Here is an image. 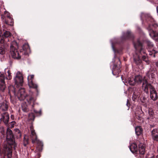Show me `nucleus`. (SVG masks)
Segmentation results:
<instances>
[{
  "label": "nucleus",
  "instance_id": "nucleus-6",
  "mask_svg": "<svg viewBox=\"0 0 158 158\" xmlns=\"http://www.w3.org/2000/svg\"><path fill=\"white\" fill-rule=\"evenodd\" d=\"M9 119V115L8 113L5 112L0 114V121L1 122H2L6 125L7 126Z\"/></svg>",
  "mask_w": 158,
  "mask_h": 158
},
{
  "label": "nucleus",
  "instance_id": "nucleus-16",
  "mask_svg": "<svg viewBox=\"0 0 158 158\" xmlns=\"http://www.w3.org/2000/svg\"><path fill=\"white\" fill-rule=\"evenodd\" d=\"M150 48V50L149 51V54L150 55H153L154 57L155 56V54L157 52L155 50L152 48L153 47V45L151 44V43L149 42V44H148Z\"/></svg>",
  "mask_w": 158,
  "mask_h": 158
},
{
  "label": "nucleus",
  "instance_id": "nucleus-4",
  "mask_svg": "<svg viewBox=\"0 0 158 158\" xmlns=\"http://www.w3.org/2000/svg\"><path fill=\"white\" fill-rule=\"evenodd\" d=\"M15 84L16 86H22L23 83V78L22 74L19 72H18L15 78H14Z\"/></svg>",
  "mask_w": 158,
  "mask_h": 158
},
{
  "label": "nucleus",
  "instance_id": "nucleus-25",
  "mask_svg": "<svg viewBox=\"0 0 158 158\" xmlns=\"http://www.w3.org/2000/svg\"><path fill=\"white\" fill-rule=\"evenodd\" d=\"M23 50L27 52V53L30 52V50L29 48V46L28 44H24L23 46Z\"/></svg>",
  "mask_w": 158,
  "mask_h": 158
},
{
  "label": "nucleus",
  "instance_id": "nucleus-12",
  "mask_svg": "<svg viewBox=\"0 0 158 158\" xmlns=\"http://www.w3.org/2000/svg\"><path fill=\"white\" fill-rule=\"evenodd\" d=\"M134 47L136 50H139L141 52L142 51V44L139 40H138L136 43L134 44Z\"/></svg>",
  "mask_w": 158,
  "mask_h": 158
},
{
  "label": "nucleus",
  "instance_id": "nucleus-28",
  "mask_svg": "<svg viewBox=\"0 0 158 158\" xmlns=\"http://www.w3.org/2000/svg\"><path fill=\"white\" fill-rule=\"evenodd\" d=\"M27 101L30 104H34L35 101V99L31 97H30L27 99Z\"/></svg>",
  "mask_w": 158,
  "mask_h": 158
},
{
  "label": "nucleus",
  "instance_id": "nucleus-34",
  "mask_svg": "<svg viewBox=\"0 0 158 158\" xmlns=\"http://www.w3.org/2000/svg\"><path fill=\"white\" fill-rule=\"evenodd\" d=\"M5 53V50L4 48L2 47H0V54L2 55L4 54Z\"/></svg>",
  "mask_w": 158,
  "mask_h": 158
},
{
  "label": "nucleus",
  "instance_id": "nucleus-31",
  "mask_svg": "<svg viewBox=\"0 0 158 158\" xmlns=\"http://www.w3.org/2000/svg\"><path fill=\"white\" fill-rule=\"evenodd\" d=\"M140 101L144 105H145L146 103L147 100L145 97H142L140 98Z\"/></svg>",
  "mask_w": 158,
  "mask_h": 158
},
{
  "label": "nucleus",
  "instance_id": "nucleus-36",
  "mask_svg": "<svg viewBox=\"0 0 158 158\" xmlns=\"http://www.w3.org/2000/svg\"><path fill=\"white\" fill-rule=\"evenodd\" d=\"M146 158H154L153 155L151 153H148L146 156Z\"/></svg>",
  "mask_w": 158,
  "mask_h": 158
},
{
  "label": "nucleus",
  "instance_id": "nucleus-7",
  "mask_svg": "<svg viewBox=\"0 0 158 158\" xmlns=\"http://www.w3.org/2000/svg\"><path fill=\"white\" fill-rule=\"evenodd\" d=\"M157 27L158 25L157 24H154L153 25H150L148 28L149 35L153 39H154V38L157 36L158 35L154 31V28Z\"/></svg>",
  "mask_w": 158,
  "mask_h": 158
},
{
  "label": "nucleus",
  "instance_id": "nucleus-1",
  "mask_svg": "<svg viewBox=\"0 0 158 158\" xmlns=\"http://www.w3.org/2000/svg\"><path fill=\"white\" fill-rule=\"evenodd\" d=\"M9 93L10 96L13 94L20 101L23 100L27 96L24 88H21L16 92L15 87L12 86L9 87Z\"/></svg>",
  "mask_w": 158,
  "mask_h": 158
},
{
  "label": "nucleus",
  "instance_id": "nucleus-49",
  "mask_svg": "<svg viewBox=\"0 0 158 158\" xmlns=\"http://www.w3.org/2000/svg\"><path fill=\"white\" fill-rule=\"evenodd\" d=\"M156 158H158V155L156 156Z\"/></svg>",
  "mask_w": 158,
  "mask_h": 158
},
{
  "label": "nucleus",
  "instance_id": "nucleus-13",
  "mask_svg": "<svg viewBox=\"0 0 158 158\" xmlns=\"http://www.w3.org/2000/svg\"><path fill=\"white\" fill-rule=\"evenodd\" d=\"M134 79L136 83L138 84H140L142 81H143V82L145 81V77H144L143 78L140 75H137L135 76Z\"/></svg>",
  "mask_w": 158,
  "mask_h": 158
},
{
  "label": "nucleus",
  "instance_id": "nucleus-5",
  "mask_svg": "<svg viewBox=\"0 0 158 158\" xmlns=\"http://www.w3.org/2000/svg\"><path fill=\"white\" fill-rule=\"evenodd\" d=\"M10 54L12 57L14 59H19L20 56L17 49L12 45H11L10 48Z\"/></svg>",
  "mask_w": 158,
  "mask_h": 158
},
{
  "label": "nucleus",
  "instance_id": "nucleus-48",
  "mask_svg": "<svg viewBox=\"0 0 158 158\" xmlns=\"http://www.w3.org/2000/svg\"><path fill=\"white\" fill-rule=\"evenodd\" d=\"M2 18L3 19H4V18H3V16H2Z\"/></svg>",
  "mask_w": 158,
  "mask_h": 158
},
{
  "label": "nucleus",
  "instance_id": "nucleus-30",
  "mask_svg": "<svg viewBox=\"0 0 158 158\" xmlns=\"http://www.w3.org/2000/svg\"><path fill=\"white\" fill-rule=\"evenodd\" d=\"M23 145L26 146L28 143V139L26 136H24L23 139Z\"/></svg>",
  "mask_w": 158,
  "mask_h": 158
},
{
  "label": "nucleus",
  "instance_id": "nucleus-45",
  "mask_svg": "<svg viewBox=\"0 0 158 158\" xmlns=\"http://www.w3.org/2000/svg\"><path fill=\"white\" fill-rule=\"evenodd\" d=\"M156 64L157 66L158 67V62L156 63Z\"/></svg>",
  "mask_w": 158,
  "mask_h": 158
},
{
  "label": "nucleus",
  "instance_id": "nucleus-20",
  "mask_svg": "<svg viewBox=\"0 0 158 158\" xmlns=\"http://www.w3.org/2000/svg\"><path fill=\"white\" fill-rule=\"evenodd\" d=\"M155 72L154 70L151 69L147 73V76L149 78H155Z\"/></svg>",
  "mask_w": 158,
  "mask_h": 158
},
{
  "label": "nucleus",
  "instance_id": "nucleus-2",
  "mask_svg": "<svg viewBox=\"0 0 158 158\" xmlns=\"http://www.w3.org/2000/svg\"><path fill=\"white\" fill-rule=\"evenodd\" d=\"M30 128L31 131L30 137L32 140V143H37V146L36 151L38 152H41L43 149V143L38 139L37 135L32 125L30 126Z\"/></svg>",
  "mask_w": 158,
  "mask_h": 158
},
{
  "label": "nucleus",
  "instance_id": "nucleus-24",
  "mask_svg": "<svg viewBox=\"0 0 158 158\" xmlns=\"http://www.w3.org/2000/svg\"><path fill=\"white\" fill-rule=\"evenodd\" d=\"M5 74L6 75V78L8 80H10L12 78L11 73L9 70H8L7 72L6 70H5Z\"/></svg>",
  "mask_w": 158,
  "mask_h": 158
},
{
  "label": "nucleus",
  "instance_id": "nucleus-47",
  "mask_svg": "<svg viewBox=\"0 0 158 158\" xmlns=\"http://www.w3.org/2000/svg\"><path fill=\"white\" fill-rule=\"evenodd\" d=\"M156 9H157V12H158V7H157Z\"/></svg>",
  "mask_w": 158,
  "mask_h": 158
},
{
  "label": "nucleus",
  "instance_id": "nucleus-18",
  "mask_svg": "<svg viewBox=\"0 0 158 158\" xmlns=\"http://www.w3.org/2000/svg\"><path fill=\"white\" fill-rule=\"evenodd\" d=\"M4 15L5 20L6 19H10V25H13V19L11 17L10 13L6 11H5L4 12Z\"/></svg>",
  "mask_w": 158,
  "mask_h": 158
},
{
  "label": "nucleus",
  "instance_id": "nucleus-10",
  "mask_svg": "<svg viewBox=\"0 0 158 158\" xmlns=\"http://www.w3.org/2000/svg\"><path fill=\"white\" fill-rule=\"evenodd\" d=\"M34 78V75H30L28 76V85L30 87L37 89V85L33 82Z\"/></svg>",
  "mask_w": 158,
  "mask_h": 158
},
{
  "label": "nucleus",
  "instance_id": "nucleus-26",
  "mask_svg": "<svg viewBox=\"0 0 158 158\" xmlns=\"http://www.w3.org/2000/svg\"><path fill=\"white\" fill-rule=\"evenodd\" d=\"M128 82L129 85H134L136 83L134 78V77L129 78L128 79Z\"/></svg>",
  "mask_w": 158,
  "mask_h": 158
},
{
  "label": "nucleus",
  "instance_id": "nucleus-44",
  "mask_svg": "<svg viewBox=\"0 0 158 158\" xmlns=\"http://www.w3.org/2000/svg\"><path fill=\"white\" fill-rule=\"evenodd\" d=\"M10 118L12 119H14V116L13 115H11Z\"/></svg>",
  "mask_w": 158,
  "mask_h": 158
},
{
  "label": "nucleus",
  "instance_id": "nucleus-14",
  "mask_svg": "<svg viewBox=\"0 0 158 158\" xmlns=\"http://www.w3.org/2000/svg\"><path fill=\"white\" fill-rule=\"evenodd\" d=\"M8 104L6 102L1 103L0 106V109L2 111H6L8 109Z\"/></svg>",
  "mask_w": 158,
  "mask_h": 158
},
{
  "label": "nucleus",
  "instance_id": "nucleus-27",
  "mask_svg": "<svg viewBox=\"0 0 158 158\" xmlns=\"http://www.w3.org/2000/svg\"><path fill=\"white\" fill-rule=\"evenodd\" d=\"M148 114L149 116L148 117V118L151 121H153L154 118V113L152 111L149 110Z\"/></svg>",
  "mask_w": 158,
  "mask_h": 158
},
{
  "label": "nucleus",
  "instance_id": "nucleus-33",
  "mask_svg": "<svg viewBox=\"0 0 158 158\" xmlns=\"http://www.w3.org/2000/svg\"><path fill=\"white\" fill-rule=\"evenodd\" d=\"M1 31L0 30V43L3 44L4 41V39L3 35H1Z\"/></svg>",
  "mask_w": 158,
  "mask_h": 158
},
{
  "label": "nucleus",
  "instance_id": "nucleus-32",
  "mask_svg": "<svg viewBox=\"0 0 158 158\" xmlns=\"http://www.w3.org/2000/svg\"><path fill=\"white\" fill-rule=\"evenodd\" d=\"M134 60L135 64H139L141 63V60L139 57L137 58V59L134 58Z\"/></svg>",
  "mask_w": 158,
  "mask_h": 158
},
{
  "label": "nucleus",
  "instance_id": "nucleus-46",
  "mask_svg": "<svg viewBox=\"0 0 158 158\" xmlns=\"http://www.w3.org/2000/svg\"><path fill=\"white\" fill-rule=\"evenodd\" d=\"M130 32H129V31L127 32V34H128V35L130 34Z\"/></svg>",
  "mask_w": 158,
  "mask_h": 158
},
{
  "label": "nucleus",
  "instance_id": "nucleus-38",
  "mask_svg": "<svg viewBox=\"0 0 158 158\" xmlns=\"http://www.w3.org/2000/svg\"><path fill=\"white\" fill-rule=\"evenodd\" d=\"M15 121H13L11 122L9 124V127H10L11 128H13L15 124Z\"/></svg>",
  "mask_w": 158,
  "mask_h": 158
},
{
  "label": "nucleus",
  "instance_id": "nucleus-11",
  "mask_svg": "<svg viewBox=\"0 0 158 158\" xmlns=\"http://www.w3.org/2000/svg\"><path fill=\"white\" fill-rule=\"evenodd\" d=\"M150 97L153 101H156L158 99L157 93L154 87L150 91Z\"/></svg>",
  "mask_w": 158,
  "mask_h": 158
},
{
  "label": "nucleus",
  "instance_id": "nucleus-3",
  "mask_svg": "<svg viewBox=\"0 0 158 158\" xmlns=\"http://www.w3.org/2000/svg\"><path fill=\"white\" fill-rule=\"evenodd\" d=\"M6 135V141L8 146L11 147V145H14L15 147V144L14 135L12 131L9 128L7 129Z\"/></svg>",
  "mask_w": 158,
  "mask_h": 158
},
{
  "label": "nucleus",
  "instance_id": "nucleus-29",
  "mask_svg": "<svg viewBox=\"0 0 158 158\" xmlns=\"http://www.w3.org/2000/svg\"><path fill=\"white\" fill-rule=\"evenodd\" d=\"M3 35L4 36L5 38H9L11 36V34L10 31H6L4 33Z\"/></svg>",
  "mask_w": 158,
  "mask_h": 158
},
{
  "label": "nucleus",
  "instance_id": "nucleus-23",
  "mask_svg": "<svg viewBox=\"0 0 158 158\" xmlns=\"http://www.w3.org/2000/svg\"><path fill=\"white\" fill-rule=\"evenodd\" d=\"M142 129L140 126H137L135 128V133L137 135H140L142 132Z\"/></svg>",
  "mask_w": 158,
  "mask_h": 158
},
{
  "label": "nucleus",
  "instance_id": "nucleus-21",
  "mask_svg": "<svg viewBox=\"0 0 158 158\" xmlns=\"http://www.w3.org/2000/svg\"><path fill=\"white\" fill-rule=\"evenodd\" d=\"M120 72V70L119 68L115 66H114L112 70V73L114 75H118Z\"/></svg>",
  "mask_w": 158,
  "mask_h": 158
},
{
  "label": "nucleus",
  "instance_id": "nucleus-19",
  "mask_svg": "<svg viewBox=\"0 0 158 158\" xmlns=\"http://www.w3.org/2000/svg\"><path fill=\"white\" fill-rule=\"evenodd\" d=\"M131 151L132 153H135L138 150V148L137 145L135 143H132L130 146V148Z\"/></svg>",
  "mask_w": 158,
  "mask_h": 158
},
{
  "label": "nucleus",
  "instance_id": "nucleus-39",
  "mask_svg": "<svg viewBox=\"0 0 158 158\" xmlns=\"http://www.w3.org/2000/svg\"><path fill=\"white\" fill-rule=\"evenodd\" d=\"M15 131L17 133V134H18V136L19 137H21V134L20 132V131L18 129H15Z\"/></svg>",
  "mask_w": 158,
  "mask_h": 158
},
{
  "label": "nucleus",
  "instance_id": "nucleus-9",
  "mask_svg": "<svg viewBox=\"0 0 158 158\" xmlns=\"http://www.w3.org/2000/svg\"><path fill=\"white\" fill-rule=\"evenodd\" d=\"M142 87L143 91L146 93L148 94V89H150V91L151 89L153 88L154 87L148 83L147 79H145L143 83Z\"/></svg>",
  "mask_w": 158,
  "mask_h": 158
},
{
  "label": "nucleus",
  "instance_id": "nucleus-15",
  "mask_svg": "<svg viewBox=\"0 0 158 158\" xmlns=\"http://www.w3.org/2000/svg\"><path fill=\"white\" fill-rule=\"evenodd\" d=\"M152 138L154 140L158 141V133L156 130L154 129L152 131Z\"/></svg>",
  "mask_w": 158,
  "mask_h": 158
},
{
  "label": "nucleus",
  "instance_id": "nucleus-37",
  "mask_svg": "<svg viewBox=\"0 0 158 158\" xmlns=\"http://www.w3.org/2000/svg\"><path fill=\"white\" fill-rule=\"evenodd\" d=\"M0 132L2 135H4L5 132V129L3 127H0Z\"/></svg>",
  "mask_w": 158,
  "mask_h": 158
},
{
  "label": "nucleus",
  "instance_id": "nucleus-35",
  "mask_svg": "<svg viewBox=\"0 0 158 158\" xmlns=\"http://www.w3.org/2000/svg\"><path fill=\"white\" fill-rule=\"evenodd\" d=\"M29 118L31 120H34L35 118V117L34 114L32 113L28 115Z\"/></svg>",
  "mask_w": 158,
  "mask_h": 158
},
{
  "label": "nucleus",
  "instance_id": "nucleus-42",
  "mask_svg": "<svg viewBox=\"0 0 158 158\" xmlns=\"http://www.w3.org/2000/svg\"><path fill=\"white\" fill-rule=\"evenodd\" d=\"M144 61H145V62L147 63V64H149V61L147 58L146 59H145Z\"/></svg>",
  "mask_w": 158,
  "mask_h": 158
},
{
  "label": "nucleus",
  "instance_id": "nucleus-40",
  "mask_svg": "<svg viewBox=\"0 0 158 158\" xmlns=\"http://www.w3.org/2000/svg\"><path fill=\"white\" fill-rule=\"evenodd\" d=\"M22 109L25 112L28 111V109L27 107H25L23 106H22Z\"/></svg>",
  "mask_w": 158,
  "mask_h": 158
},
{
  "label": "nucleus",
  "instance_id": "nucleus-22",
  "mask_svg": "<svg viewBox=\"0 0 158 158\" xmlns=\"http://www.w3.org/2000/svg\"><path fill=\"white\" fill-rule=\"evenodd\" d=\"M140 92L138 90L135 91L133 95L132 99V100L135 101L137 98L139 97L140 95Z\"/></svg>",
  "mask_w": 158,
  "mask_h": 158
},
{
  "label": "nucleus",
  "instance_id": "nucleus-8",
  "mask_svg": "<svg viewBox=\"0 0 158 158\" xmlns=\"http://www.w3.org/2000/svg\"><path fill=\"white\" fill-rule=\"evenodd\" d=\"M5 76L1 73H0V92H4L6 89V85L4 81Z\"/></svg>",
  "mask_w": 158,
  "mask_h": 158
},
{
  "label": "nucleus",
  "instance_id": "nucleus-17",
  "mask_svg": "<svg viewBox=\"0 0 158 158\" xmlns=\"http://www.w3.org/2000/svg\"><path fill=\"white\" fill-rule=\"evenodd\" d=\"M139 146V153L142 155L144 154L145 152V145L142 143H140Z\"/></svg>",
  "mask_w": 158,
  "mask_h": 158
},
{
  "label": "nucleus",
  "instance_id": "nucleus-43",
  "mask_svg": "<svg viewBox=\"0 0 158 158\" xmlns=\"http://www.w3.org/2000/svg\"><path fill=\"white\" fill-rule=\"evenodd\" d=\"M147 58V57H146V56L145 55H144L142 56V59L143 60H144L145 59H146Z\"/></svg>",
  "mask_w": 158,
  "mask_h": 158
},
{
  "label": "nucleus",
  "instance_id": "nucleus-41",
  "mask_svg": "<svg viewBox=\"0 0 158 158\" xmlns=\"http://www.w3.org/2000/svg\"><path fill=\"white\" fill-rule=\"evenodd\" d=\"M5 22L7 25H10V19H6L5 20Z\"/></svg>",
  "mask_w": 158,
  "mask_h": 158
}]
</instances>
